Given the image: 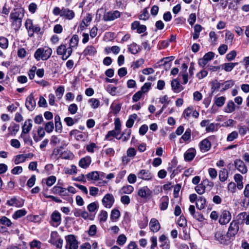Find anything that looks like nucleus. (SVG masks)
<instances>
[{
	"instance_id": "f257e3e1",
	"label": "nucleus",
	"mask_w": 249,
	"mask_h": 249,
	"mask_svg": "<svg viewBox=\"0 0 249 249\" xmlns=\"http://www.w3.org/2000/svg\"><path fill=\"white\" fill-rule=\"evenodd\" d=\"M25 10L21 7L15 8L10 13V20L11 26L15 30H18L21 26Z\"/></svg>"
},
{
	"instance_id": "f03ea898",
	"label": "nucleus",
	"mask_w": 249,
	"mask_h": 249,
	"mask_svg": "<svg viewBox=\"0 0 249 249\" xmlns=\"http://www.w3.org/2000/svg\"><path fill=\"white\" fill-rule=\"evenodd\" d=\"M52 53V49L48 47H45L37 49L34 54V57L37 61L46 60L50 57Z\"/></svg>"
},
{
	"instance_id": "7ed1b4c3",
	"label": "nucleus",
	"mask_w": 249,
	"mask_h": 249,
	"mask_svg": "<svg viewBox=\"0 0 249 249\" xmlns=\"http://www.w3.org/2000/svg\"><path fill=\"white\" fill-rule=\"evenodd\" d=\"M215 237L221 244H227L230 242L231 238L227 233L225 234L223 230H218L215 233Z\"/></svg>"
},
{
	"instance_id": "20e7f679",
	"label": "nucleus",
	"mask_w": 249,
	"mask_h": 249,
	"mask_svg": "<svg viewBox=\"0 0 249 249\" xmlns=\"http://www.w3.org/2000/svg\"><path fill=\"white\" fill-rule=\"evenodd\" d=\"M25 27L28 31L30 36H33L34 33H38L40 31V28L37 25L33 24V20L27 19L25 22Z\"/></svg>"
},
{
	"instance_id": "39448f33",
	"label": "nucleus",
	"mask_w": 249,
	"mask_h": 249,
	"mask_svg": "<svg viewBox=\"0 0 249 249\" xmlns=\"http://www.w3.org/2000/svg\"><path fill=\"white\" fill-rule=\"evenodd\" d=\"M231 219V213L227 210H223L221 211L219 218V223L221 225H225L228 223Z\"/></svg>"
},
{
	"instance_id": "423d86ee",
	"label": "nucleus",
	"mask_w": 249,
	"mask_h": 249,
	"mask_svg": "<svg viewBox=\"0 0 249 249\" xmlns=\"http://www.w3.org/2000/svg\"><path fill=\"white\" fill-rule=\"evenodd\" d=\"M239 223L236 221H232L230 225L227 233L231 238L233 237L239 231Z\"/></svg>"
},
{
	"instance_id": "0eeeda50",
	"label": "nucleus",
	"mask_w": 249,
	"mask_h": 249,
	"mask_svg": "<svg viewBox=\"0 0 249 249\" xmlns=\"http://www.w3.org/2000/svg\"><path fill=\"white\" fill-rule=\"evenodd\" d=\"M67 241L66 248L69 249H77L78 243L73 235H69L66 238Z\"/></svg>"
},
{
	"instance_id": "6e6552de",
	"label": "nucleus",
	"mask_w": 249,
	"mask_h": 249,
	"mask_svg": "<svg viewBox=\"0 0 249 249\" xmlns=\"http://www.w3.org/2000/svg\"><path fill=\"white\" fill-rule=\"evenodd\" d=\"M120 12L117 10L109 11L105 13L103 16V19L106 21H112L120 17Z\"/></svg>"
},
{
	"instance_id": "1a4fd4ad",
	"label": "nucleus",
	"mask_w": 249,
	"mask_h": 249,
	"mask_svg": "<svg viewBox=\"0 0 249 249\" xmlns=\"http://www.w3.org/2000/svg\"><path fill=\"white\" fill-rule=\"evenodd\" d=\"M61 222V214L57 211H54L51 215V225L54 227H57L60 224Z\"/></svg>"
},
{
	"instance_id": "9d476101",
	"label": "nucleus",
	"mask_w": 249,
	"mask_h": 249,
	"mask_svg": "<svg viewBox=\"0 0 249 249\" xmlns=\"http://www.w3.org/2000/svg\"><path fill=\"white\" fill-rule=\"evenodd\" d=\"M114 202V198L112 195L107 194L102 199L103 205L107 208H110Z\"/></svg>"
},
{
	"instance_id": "9b49d317",
	"label": "nucleus",
	"mask_w": 249,
	"mask_h": 249,
	"mask_svg": "<svg viewBox=\"0 0 249 249\" xmlns=\"http://www.w3.org/2000/svg\"><path fill=\"white\" fill-rule=\"evenodd\" d=\"M25 106L30 111L33 110L35 108L36 106V102L34 100V97L33 93L30 94L27 97Z\"/></svg>"
},
{
	"instance_id": "f8f14e48",
	"label": "nucleus",
	"mask_w": 249,
	"mask_h": 249,
	"mask_svg": "<svg viewBox=\"0 0 249 249\" xmlns=\"http://www.w3.org/2000/svg\"><path fill=\"white\" fill-rule=\"evenodd\" d=\"M152 194L151 191L147 186H143L141 188L138 192V195L143 198L149 197Z\"/></svg>"
},
{
	"instance_id": "ddd939ff",
	"label": "nucleus",
	"mask_w": 249,
	"mask_h": 249,
	"mask_svg": "<svg viewBox=\"0 0 249 249\" xmlns=\"http://www.w3.org/2000/svg\"><path fill=\"white\" fill-rule=\"evenodd\" d=\"M234 163L236 168L241 173L245 174L247 172V168L242 160L236 159Z\"/></svg>"
},
{
	"instance_id": "4468645a",
	"label": "nucleus",
	"mask_w": 249,
	"mask_h": 249,
	"mask_svg": "<svg viewBox=\"0 0 249 249\" xmlns=\"http://www.w3.org/2000/svg\"><path fill=\"white\" fill-rule=\"evenodd\" d=\"M62 15H61V17H64L65 18L71 20L75 16V13L73 11L67 8L62 7Z\"/></svg>"
},
{
	"instance_id": "2eb2a0df",
	"label": "nucleus",
	"mask_w": 249,
	"mask_h": 249,
	"mask_svg": "<svg viewBox=\"0 0 249 249\" xmlns=\"http://www.w3.org/2000/svg\"><path fill=\"white\" fill-rule=\"evenodd\" d=\"M199 147L202 152H207L211 147V143L208 139H205L199 143Z\"/></svg>"
},
{
	"instance_id": "dca6fc26",
	"label": "nucleus",
	"mask_w": 249,
	"mask_h": 249,
	"mask_svg": "<svg viewBox=\"0 0 249 249\" xmlns=\"http://www.w3.org/2000/svg\"><path fill=\"white\" fill-rule=\"evenodd\" d=\"M138 177L144 180H150L152 178V174L148 171L142 169L137 174Z\"/></svg>"
},
{
	"instance_id": "f3484780",
	"label": "nucleus",
	"mask_w": 249,
	"mask_h": 249,
	"mask_svg": "<svg viewBox=\"0 0 249 249\" xmlns=\"http://www.w3.org/2000/svg\"><path fill=\"white\" fill-rule=\"evenodd\" d=\"M32 127V120L28 119L26 121L24 124V125L22 127V133L21 134V137H23L24 134H28L31 130Z\"/></svg>"
},
{
	"instance_id": "a211bd4d",
	"label": "nucleus",
	"mask_w": 249,
	"mask_h": 249,
	"mask_svg": "<svg viewBox=\"0 0 249 249\" xmlns=\"http://www.w3.org/2000/svg\"><path fill=\"white\" fill-rule=\"evenodd\" d=\"M149 226L151 230L154 232L158 231L160 228L159 221L154 218L151 219L149 222Z\"/></svg>"
},
{
	"instance_id": "6ab92c4d",
	"label": "nucleus",
	"mask_w": 249,
	"mask_h": 249,
	"mask_svg": "<svg viewBox=\"0 0 249 249\" xmlns=\"http://www.w3.org/2000/svg\"><path fill=\"white\" fill-rule=\"evenodd\" d=\"M171 85L172 89L176 93L180 92L184 89L177 79H173L171 82Z\"/></svg>"
},
{
	"instance_id": "aec40b11",
	"label": "nucleus",
	"mask_w": 249,
	"mask_h": 249,
	"mask_svg": "<svg viewBox=\"0 0 249 249\" xmlns=\"http://www.w3.org/2000/svg\"><path fill=\"white\" fill-rule=\"evenodd\" d=\"M196 154V151L194 148H190L187 150L184 154V159L186 161L192 160Z\"/></svg>"
},
{
	"instance_id": "412c9836",
	"label": "nucleus",
	"mask_w": 249,
	"mask_h": 249,
	"mask_svg": "<svg viewBox=\"0 0 249 249\" xmlns=\"http://www.w3.org/2000/svg\"><path fill=\"white\" fill-rule=\"evenodd\" d=\"M91 162L90 157L86 156L82 158L79 161V165L83 168H87L89 166Z\"/></svg>"
},
{
	"instance_id": "4be33fe9",
	"label": "nucleus",
	"mask_w": 249,
	"mask_h": 249,
	"mask_svg": "<svg viewBox=\"0 0 249 249\" xmlns=\"http://www.w3.org/2000/svg\"><path fill=\"white\" fill-rule=\"evenodd\" d=\"M169 203V197L168 196H163L160 200L159 207L161 211L165 210L167 209Z\"/></svg>"
},
{
	"instance_id": "5701e85b",
	"label": "nucleus",
	"mask_w": 249,
	"mask_h": 249,
	"mask_svg": "<svg viewBox=\"0 0 249 249\" xmlns=\"http://www.w3.org/2000/svg\"><path fill=\"white\" fill-rule=\"evenodd\" d=\"M19 129V125L15 123H13L8 128L9 131V135H15L16 133L18 131Z\"/></svg>"
},
{
	"instance_id": "b1692460",
	"label": "nucleus",
	"mask_w": 249,
	"mask_h": 249,
	"mask_svg": "<svg viewBox=\"0 0 249 249\" xmlns=\"http://www.w3.org/2000/svg\"><path fill=\"white\" fill-rule=\"evenodd\" d=\"M206 199L202 196H200L196 202V206L197 209L201 210L205 208L206 206Z\"/></svg>"
},
{
	"instance_id": "393cba45",
	"label": "nucleus",
	"mask_w": 249,
	"mask_h": 249,
	"mask_svg": "<svg viewBox=\"0 0 249 249\" xmlns=\"http://www.w3.org/2000/svg\"><path fill=\"white\" fill-rule=\"evenodd\" d=\"M96 53V49L93 46H88L84 50L83 54L84 55H93Z\"/></svg>"
},
{
	"instance_id": "a878e982",
	"label": "nucleus",
	"mask_w": 249,
	"mask_h": 249,
	"mask_svg": "<svg viewBox=\"0 0 249 249\" xmlns=\"http://www.w3.org/2000/svg\"><path fill=\"white\" fill-rule=\"evenodd\" d=\"M228 178V172L226 169H223L219 172V178L221 182L225 181Z\"/></svg>"
},
{
	"instance_id": "bb28decb",
	"label": "nucleus",
	"mask_w": 249,
	"mask_h": 249,
	"mask_svg": "<svg viewBox=\"0 0 249 249\" xmlns=\"http://www.w3.org/2000/svg\"><path fill=\"white\" fill-rule=\"evenodd\" d=\"M238 63H226L222 66V68L226 71L230 72L231 71L233 68Z\"/></svg>"
},
{
	"instance_id": "cd10ccee",
	"label": "nucleus",
	"mask_w": 249,
	"mask_h": 249,
	"mask_svg": "<svg viewBox=\"0 0 249 249\" xmlns=\"http://www.w3.org/2000/svg\"><path fill=\"white\" fill-rule=\"evenodd\" d=\"M137 117V115L136 114H133L129 116V118L126 123V126L128 128L132 127Z\"/></svg>"
},
{
	"instance_id": "c85d7f7f",
	"label": "nucleus",
	"mask_w": 249,
	"mask_h": 249,
	"mask_svg": "<svg viewBox=\"0 0 249 249\" xmlns=\"http://www.w3.org/2000/svg\"><path fill=\"white\" fill-rule=\"evenodd\" d=\"M86 177L89 180H97L99 178V175L98 172L92 171L88 174Z\"/></svg>"
},
{
	"instance_id": "c756f323",
	"label": "nucleus",
	"mask_w": 249,
	"mask_h": 249,
	"mask_svg": "<svg viewBox=\"0 0 249 249\" xmlns=\"http://www.w3.org/2000/svg\"><path fill=\"white\" fill-rule=\"evenodd\" d=\"M79 42V37L78 35H74L70 40L69 46L72 48H75L78 45Z\"/></svg>"
},
{
	"instance_id": "7c9ffc66",
	"label": "nucleus",
	"mask_w": 249,
	"mask_h": 249,
	"mask_svg": "<svg viewBox=\"0 0 249 249\" xmlns=\"http://www.w3.org/2000/svg\"><path fill=\"white\" fill-rule=\"evenodd\" d=\"M88 102L90 104L91 107L94 109L98 108L100 105V101L96 98H90Z\"/></svg>"
},
{
	"instance_id": "2f4dec72",
	"label": "nucleus",
	"mask_w": 249,
	"mask_h": 249,
	"mask_svg": "<svg viewBox=\"0 0 249 249\" xmlns=\"http://www.w3.org/2000/svg\"><path fill=\"white\" fill-rule=\"evenodd\" d=\"M134 190V188L131 185H126L123 187L121 190L120 192L121 194H131Z\"/></svg>"
},
{
	"instance_id": "473e14b6",
	"label": "nucleus",
	"mask_w": 249,
	"mask_h": 249,
	"mask_svg": "<svg viewBox=\"0 0 249 249\" xmlns=\"http://www.w3.org/2000/svg\"><path fill=\"white\" fill-rule=\"evenodd\" d=\"M54 129V124L53 122L50 121L45 124L44 130L48 133L53 132Z\"/></svg>"
},
{
	"instance_id": "72a5a7b5",
	"label": "nucleus",
	"mask_w": 249,
	"mask_h": 249,
	"mask_svg": "<svg viewBox=\"0 0 249 249\" xmlns=\"http://www.w3.org/2000/svg\"><path fill=\"white\" fill-rule=\"evenodd\" d=\"M128 50L132 54H136L139 51L140 47L136 43H133L129 46Z\"/></svg>"
},
{
	"instance_id": "f704fd0d",
	"label": "nucleus",
	"mask_w": 249,
	"mask_h": 249,
	"mask_svg": "<svg viewBox=\"0 0 249 249\" xmlns=\"http://www.w3.org/2000/svg\"><path fill=\"white\" fill-rule=\"evenodd\" d=\"M225 100L226 99L223 96L215 97L214 98V103L217 107H221L224 104Z\"/></svg>"
},
{
	"instance_id": "c9c22d12",
	"label": "nucleus",
	"mask_w": 249,
	"mask_h": 249,
	"mask_svg": "<svg viewBox=\"0 0 249 249\" xmlns=\"http://www.w3.org/2000/svg\"><path fill=\"white\" fill-rule=\"evenodd\" d=\"M6 204L10 206H22V205L18 204V201L15 197H14L12 198L11 199L7 200L6 202Z\"/></svg>"
},
{
	"instance_id": "e433bc0d",
	"label": "nucleus",
	"mask_w": 249,
	"mask_h": 249,
	"mask_svg": "<svg viewBox=\"0 0 249 249\" xmlns=\"http://www.w3.org/2000/svg\"><path fill=\"white\" fill-rule=\"evenodd\" d=\"M235 108V104L232 101H229L226 107V112L231 113L234 111Z\"/></svg>"
},
{
	"instance_id": "4c0bfd02",
	"label": "nucleus",
	"mask_w": 249,
	"mask_h": 249,
	"mask_svg": "<svg viewBox=\"0 0 249 249\" xmlns=\"http://www.w3.org/2000/svg\"><path fill=\"white\" fill-rule=\"evenodd\" d=\"M174 58V57L173 56H170V57H166L162 58L161 59V61H163L164 63L163 65L165 67H167L168 69H169L171 66V63H170L171 61H172Z\"/></svg>"
},
{
	"instance_id": "58836bf2",
	"label": "nucleus",
	"mask_w": 249,
	"mask_h": 249,
	"mask_svg": "<svg viewBox=\"0 0 249 249\" xmlns=\"http://www.w3.org/2000/svg\"><path fill=\"white\" fill-rule=\"evenodd\" d=\"M195 189L198 194L202 195L205 193L206 188L204 185L203 184V181H202L201 183L197 185Z\"/></svg>"
},
{
	"instance_id": "ea45409f",
	"label": "nucleus",
	"mask_w": 249,
	"mask_h": 249,
	"mask_svg": "<svg viewBox=\"0 0 249 249\" xmlns=\"http://www.w3.org/2000/svg\"><path fill=\"white\" fill-rule=\"evenodd\" d=\"M65 89L63 86H60L56 89L55 94L57 98L58 99H61L64 93Z\"/></svg>"
},
{
	"instance_id": "a19ab883",
	"label": "nucleus",
	"mask_w": 249,
	"mask_h": 249,
	"mask_svg": "<svg viewBox=\"0 0 249 249\" xmlns=\"http://www.w3.org/2000/svg\"><path fill=\"white\" fill-rule=\"evenodd\" d=\"M193 107H188L183 112V116L185 119L188 120L193 112Z\"/></svg>"
},
{
	"instance_id": "79ce46f5",
	"label": "nucleus",
	"mask_w": 249,
	"mask_h": 249,
	"mask_svg": "<svg viewBox=\"0 0 249 249\" xmlns=\"http://www.w3.org/2000/svg\"><path fill=\"white\" fill-rule=\"evenodd\" d=\"M107 213L104 210H102L99 214L98 218L100 222H105L107 218Z\"/></svg>"
},
{
	"instance_id": "37998d69",
	"label": "nucleus",
	"mask_w": 249,
	"mask_h": 249,
	"mask_svg": "<svg viewBox=\"0 0 249 249\" xmlns=\"http://www.w3.org/2000/svg\"><path fill=\"white\" fill-rule=\"evenodd\" d=\"M120 216V211L117 209H113L111 213L110 218L112 220H116Z\"/></svg>"
},
{
	"instance_id": "c03bdc74",
	"label": "nucleus",
	"mask_w": 249,
	"mask_h": 249,
	"mask_svg": "<svg viewBox=\"0 0 249 249\" xmlns=\"http://www.w3.org/2000/svg\"><path fill=\"white\" fill-rule=\"evenodd\" d=\"M26 214V211L25 210L21 209L17 211L13 214V218L14 219H17L24 216Z\"/></svg>"
},
{
	"instance_id": "a18cd8bd",
	"label": "nucleus",
	"mask_w": 249,
	"mask_h": 249,
	"mask_svg": "<svg viewBox=\"0 0 249 249\" xmlns=\"http://www.w3.org/2000/svg\"><path fill=\"white\" fill-rule=\"evenodd\" d=\"M234 35L230 31H227L226 33L225 40L228 44H232Z\"/></svg>"
},
{
	"instance_id": "49530a36",
	"label": "nucleus",
	"mask_w": 249,
	"mask_h": 249,
	"mask_svg": "<svg viewBox=\"0 0 249 249\" xmlns=\"http://www.w3.org/2000/svg\"><path fill=\"white\" fill-rule=\"evenodd\" d=\"M238 136V133L237 131H234L228 135L227 141L228 142H231L234 140L237 139Z\"/></svg>"
},
{
	"instance_id": "de8ad7c7",
	"label": "nucleus",
	"mask_w": 249,
	"mask_h": 249,
	"mask_svg": "<svg viewBox=\"0 0 249 249\" xmlns=\"http://www.w3.org/2000/svg\"><path fill=\"white\" fill-rule=\"evenodd\" d=\"M8 46V39L3 36L0 37V47L2 49H6Z\"/></svg>"
},
{
	"instance_id": "09e8293b",
	"label": "nucleus",
	"mask_w": 249,
	"mask_h": 249,
	"mask_svg": "<svg viewBox=\"0 0 249 249\" xmlns=\"http://www.w3.org/2000/svg\"><path fill=\"white\" fill-rule=\"evenodd\" d=\"M25 161L24 154L18 155L16 156L14 162L16 164H18Z\"/></svg>"
},
{
	"instance_id": "8fccbe9b",
	"label": "nucleus",
	"mask_w": 249,
	"mask_h": 249,
	"mask_svg": "<svg viewBox=\"0 0 249 249\" xmlns=\"http://www.w3.org/2000/svg\"><path fill=\"white\" fill-rule=\"evenodd\" d=\"M73 157V154L69 151H64L61 153L60 157L63 159H71Z\"/></svg>"
},
{
	"instance_id": "3c124183",
	"label": "nucleus",
	"mask_w": 249,
	"mask_h": 249,
	"mask_svg": "<svg viewBox=\"0 0 249 249\" xmlns=\"http://www.w3.org/2000/svg\"><path fill=\"white\" fill-rule=\"evenodd\" d=\"M87 208L89 212H94L98 209L97 202L90 203L88 205Z\"/></svg>"
},
{
	"instance_id": "603ef678",
	"label": "nucleus",
	"mask_w": 249,
	"mask_h": 249,
	"mask_svg": "<svg viewBox=\"0 0 249 249\" xmlns=\"http://www.w3.org/2000/svg\"><path fill=\"white\" fill-rule=\"evenodd\" d=\"M239 218H243L245 221L246 225H249V214H247L246 213H241L238 215Z\"/></svg>"
},
{
	"instance_id": "864d4df0",
	"label": "nucleus",
	"mask_w": 249,
	"mask_h": 249,
	"mask_svg": "<svg viewBox=\"0 0 249 249\" xmlns=\"http://www.w3.org/2000/svg\"><path fill=\"white\" fill-rule=\"evenodd\" d=\"M106 90L112 96H115L116 94L117 88L111 85H109L107 87Z\"/></svg>"
},
{
	"instance_id": "5fc2aeb1",
	"label": "nucleus",
	"mask_w": 249,
	"mask_h": 249,
	"mask_svg": "<svg viewBox=\"0 0 249 249\" xmlns=\"http://www.w3.org/2000/svg\"><path fill=\"white\" fill-rule=\"evenodd\" d=\"M178 224L181 227H185L187 226V221L185 217L181 215L178 220Z\"/></svg>"
},
{
	"instance_id": "6e6d98bb",
	"label": "nucleus",
	"mask_w": 249,
	"mask_h": 249,
	"mask_svg": "<svg viewBox=\"0 0 249 249\" xmlns=\"http://www.w3.org/2000/svg\"><path fill=\"white\" fill-rule=\"evenodd\" d=\"M98 148V146L94 142H91L86 145V150L89 153H93L94 149Z\"/></svg>"
},
{
	"instance_id": "4d7b16f0",
	"label": "nucleus",
	"mask_w": 249,
	"mask_h": 249,
	"mask_svg": "<svg viewBox=\"0 0 249 249\" xmlns=\"http://www.w3.org/2000/svg\"><path fill=\"white\" fill-rule=\"evenodd\" d=\"M191 132L192 131L190 128L187 129L184 134L182 136L181 139L185 142L189 140L191 138Z\"/></svg>"
},
{
	"instance_id": "13d9d810",
	"label": "nucleus",
	"mask_w": 249,
	"mask_h": 249,
	"mask_svg": "<svg viewBox=\"0 0 249 249\" xmlns=\"http://www.w3.org/2000/svg\"><path fill=\"white\" fill-rule=\"evenodd\" d=\"M66 46L65 45H61L57 49V53L58 55H66Z\"/></svg>"
},
{
	"instance_id": "bf43d9fd",
	"label": "nucleus",
	"mask_w": 249,
	"mask_h": 249,
	"mask_svg": "<svg viewBox=\"0 0 249 249\" xmlns=\"http://www.w3.org/2000/svg\"><path fill=\"white\" fill-rule=\"evenodd\" d=\"M126 237L123 234L120 235L117 240V242L119 245H123L126 241Z\"/></svg>"
},
{
	"instance_id": "052dcab7",
	"label": "nucleus",
	"mask_w": 249,
	"mask_h": 249,
	"mask_svg": "<svg viewBox=\"0 0 249 249\" xmlns=\"http://www.w3.org/2000/svg\"><path fill=\"white\" fill-rule=\"evenodd\" d=\"M234 84V81L232 80H228L225 82L222 85L224 86V90H226L232 87Z\"/></svg>"
},
{
	"instance_id": "680f3d73",
	"label": "nucleus",
	"mask_w": 249,
	"mask_h": 249,
	"mask_svg": "<svg viewBox=\"0 0 249 249\" xmlns=\"http://www.w3.org/2000/svg\"><path fill=\"white\" fill-rule=\"evenodd\" d=\"M0 224L9 227L12 223L10 219L5 216H3L0 219Z\"/></svg>"
},
{
	"instance_id": "e2e57ef3",
	"label": "nucleus",
	"mask_w": 249,
	"mask_h": 249,
	"mask_svg": "<svg viewBox=\"0 0 249 249\" xmlns=\"http://www.w3.org/2000/svg\"><path fill=\"white\" fill-rule=\"evenodd\" d=\"M78 110V107L75 104H71L68 107V110L71 114H75Z\"/></svg>"
},
{
	"instance_id": "0e129e2a",
	"label": "nucleus",
	"mask_w": 249,
	"mask_h": 249,
	"mask_svg": "<svg viewBox=\"0 0 249 249\" xmlns=\"http://www.w3.org/2000/svg\"><path fill=\"white\" fill-rule=\"evenodd\" d=\"M151 86V83L147 82L145 83L141 88V91L142 93H146L148 91Z\"/></svg>"
},
{
	"instance_id": "69168bd1",
	"label": "nucleus",
	"mask_w": 249,
	"mask_h": 249,
	"mask_svg": "<svg viewBox=\"0 0 249 249\" xmlns=\"http://www.w3.org/2000/svg\"><path fill=\"white\" fill-rule=\"evenodd\" d=\"M60 138L55 135H53L51 137V140H50V142L51 144L53 145H56L60 143Z\"/></svg>"
},
{
	"instance_id": "338daca9",
	"label": "nucleus",
	"mask_w": 249,
	"mask_h": 249,
	"mask_svg": "<svg viewBox=\"0 0 249 249\" xmlns=\"http://www.w3.org/2000/svg\"><path fill=\"white\" fill-rule=\"evenodd\" d=\"M56 181V178L54 176L49 177L46 181V184L47 186L50 187L52 186Z\"/></svg>"
},
{
	"instance_id": "774afa93",
	"label": "nucleus",
	"mask_w": 249,
	"mask_h": 249,
	"mask_svg": "<svg viewBox=\"0 0 249 249\" xmlns=\"http://www.w3.org/2000/svg\"><path fill=\"white\" fill-rule=\"evenodd\" d=\"M243 194L244 196L247 199L248 203H249V184L245 186Z\"/></svg>"
}]
</instances>
